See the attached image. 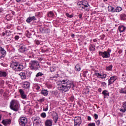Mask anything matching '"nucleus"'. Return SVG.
Here are the masks:
<instances>
[{
	"instance_id": "nucleus-57",
	"label": "nucleus",
	"mask_w": 126,
	"mask_h": 126,
	"mask_svg": "<svg viewBox=\"0 0 126 126\" xmlns=\"http://www.w3.org/2000/svg\"><path fill=\"white\" fill-rule=\"evenodd\" d=\"M2 58H4V56L1 55V56H0V59H1Z\"/></svg>"
},
{
	"instance_id": "nucleus-50",
	"label": "nucleus",
	"mask_w": 126,
	"mask_h": 126,
	"mask_svg": "<svg viewBox=\"0 0 126 126\" xmlns=\"http://www.w3.org/2000/svg\"><path fill=\"white\" fill-rule=\"evenodd\" d=\"M98 92H101V91H102V89L101 88H99L98 89Z\"/></svg>"
},
{
	"instance_id": "nucleus-62",
	"label": "nucleus",
	"mask_w": 126,
	"mask_h": 126,
	"mask_svg": "<svg viewBox=\"0 0 126 126\" xmlns=\"http://www.w3.org/2000/svg\"><path fill=\"white\" fill-rule=\"evenodd\" d=\"M1 65H3V63H0Z\"/></svg>"
},
{
	"instance_id": "nucleus-6",
	"label": "nucleus",
	"mask_w": 126,
	"mask_h": 126,
	"mask_svg": "<svg viewBox=\"0 0 126 126\" xmlns=\"http://www.w3.org/2000/svg\"><path fill=\"white\" fill-rule=\"evenodd\" d=\"M79 6H80V7H82V8H84L86 11H89V4H88V2L87 1L80 2L79 3Z\"/></svg>"
},
{
	"instance_id": "nucleus-63",
	"label": "nucleus",
	"mask_w": 126,
	"mask_h": 126,
	"mask_svg": "<svg viewBox=\"0 0 126 126\" xmlns=\"http://www.w3.org/2000/svg\"><path fill=\"white\" fill-rule=\"evenodd\" d=\"M108 0H103V1H107Z\"/></svg>"
},
{
	"instance_id": "nucleus-53",
	"label": "nucleus",
	"mask_w": 126,
	"mask_h": 126,
	"mask_svg": "<svg viewBox=\"0 0 126 126\" xmlns=\"http://www.w3.org/2000/svg\"><path fill=\"white\" fill-rule=\"evenodd\" d=\"M118 53H119V54H122V53H123V51H122V50H119V51H118Z\"/></svg>"
},
{
	"instance_id": "nucleus-48",
	"label": "nucleus",
	"mask_w": 126,
	"mask_h": 126,
	"mask_svg": "<svg viewBox=\"0 0 126 126\" xmlns=\"http://www.w3.org/2000/svg\"><path fill=\"white\" fill-rule=\"evenodd\" d=\"M79 18H80L81 19H82V14H79V15H78Z\"/></svg>"
},
{
	"instance_id": "nucleus-28",
	"label": "nucleus",
	"mask_w": 126,
	"mask_h": 126,
	"mask_svg": "<svg viewBox=\"0 0 126 126\" xmlns=\"http://www.w3.org/2000/svg\"><path fill=\"white\" fill-rule=\"evenodd\" d=\"M75 69L76 71H80L81 68L80 67V65L79 64H77L75 66Z\"/></svg>"
},
{
	"instance_id": "nucleus-26",
	"label": "nucleus",
	"mask_w": 126,
	"mask_h": 126,
	"mask_svg": "<svg viewBox=\"0 0 126 126\" xmlns=\"http://www.w3.org/2000/svg\"><path fill=\"white\" fill-rule=\"evenodd\" d=\"M89 50H90V51H92V52H94V51H95V45H94L93 44L90 45Z\"/></svg>"
},
{
	"instance_id": "nucleus-32",
	"label": "nucleus",
	"mask_w": 126,
	"mask_h": 126,
	"mask_svg": "<svg viewBox=\"0 0 126 126\" xmlns=\"http://www.w3.org/2000/svg\"><path fill=\"white\" fill-rule=\"evenodd\" d=\"M42 75H44V74L42 72H38L35 75L36 77H39V76H42Z\"/></svg>"
},
{
	"instance_id": "nucleus-31",
	"label": "nucleus",
	"mask_w": 126,
	"mask_h": 126,
	"mask_svg": "<svg viewBox=\"0 0 126 126\" xmlns=\"http://www.w3.org/2000/svg\"><path fill=\"white\" fill-rule=\"evenodd\" d=\"M125 88H121L120 89V93H121V94H125Z\"/></svg>"
},
{
	"instance_id": "nucleus-27",
	"label": "nucleus",
	"mask_w": 126,
	"mask_h": 126,
	"mask_svg": "<svg viewBox=\"0 0 126 126\" xmlns=\"http://www.w3.org/2000/svg\"><path fill=\"white\" fill-rule=\"evenodd\" d=\"M123 10V8L120 6H117L116 9H115V12H120Z\"/></svg>"
},
{
	"instance_id": "nucleus-9",
	"label": "nucleus",
	"mask_w": 126,
	"mask_h": 126,
	"mask_svg": "<svg viewBox=\"0 0 126 126\" xmlns=\"http://www.w3.org/2000/svg\"><path fill=\"white\" fill-rule=\"evenodd\" d=\"M94 75L97 77L98 78H101V79H104L107 77V75L106 74H101L98 72H95L94 73Z\"/></svg>"
},
{
	"instance_id": "nucleus-4",
	"label": "nucleus",
	"mask_w": 126,
	"mask_h": 126,
	"mask_svg": "<svg viewBox=\"0 0 126 126\" xmlns=\"http://www.w3.org/2000/svg\"><path fill=\"white\" fill-rule=\"evenodd\" d=\"M30 67L32 70H37L40 67L39 62L36 61H32L29 63Z\"/></svg>"
},
{
	"instance_id": "nucleus-39",
	"label": "nucleus",
	"mask_w": 126,
	"mask_h": 126,
	"mask_svg": "<svg viewBox=\"0 0 126 126\" xmlns=\"http://www.w3.org/2000/svg\"><path fill=\"white\" fill-rule=\"evenodd\" d=\"M17 2H25L26 0H16Z\"/></svg>"
},
{
	"instance_id": "nucleus-17",
	"label": "nucleus",
	"mask_w": 126,
	"mask_h": 126,
	"mask_svg": "<svg viewBox=\"0 0 126 126\" xmlns=\"http://www.w3.org/2000/svg\"><path fill=\"white\" fill-rule=\"evenodd\" d=\"M35 20H36V17L32 16V17H29V18H28L27 19L26 21L28 23H30L31 21H35Z\"/></svg>"
},
{
	"instance_id": "nucleus-24",
	"label": "nucleus",
	"mask_w": 126,
	"mask_h": 126,
	"mask_svg": "<svg viewBox=\"0 0 126 126\" xmlns=\"http://www.w3.org/2000/svg\"><path fill=\"white\" fill-rule=\"evenodd\" d=\"M0 53L3 56H5L6 55V51L2 47H0Z\"/></svg>"
},
{
	"instance_id": "nucleus-22",
	"label": "nucleus",
	"mask_w": 126,
	"mask_h": 126,
	"mask_svg": "<svg viewBox=\"0 0 126 126\" xmlns=\"http://www.w3.org/2000/svg\"><path fill=\"white\" fill-rule=\"evenodd\" d=\"M20 76H21V78L22 80H24L26 79V75H25V73L24 72H21L19 74Z\"/></svg>"
},
{
	"instance_id": "nucleus-33",
	"label": "nucleus",
	"mask_w": 126,
	"mask_h": 126,
	"mask_svg": "<svg viewBox=\"0 0 126 126\" xmlns=\"http://www.w3.org/2000/svg\"><path fill=\"white\" fill-rule=\"evenodd\" d=\"M66 15L67 17H69V18H72L73 17V14H69L68 13H66Z\"/></svg>"
},
{
	"instance_id": "nucleus-40",
	"label": "nucleus",
	"mask_w": 126,
	"mask_h": 126,
	"mask_svg": "<svg viewBox=\"0 0 126 126\" xmlns=\"http://www.w3.org/2000/svg\"><path fill=\"white\" fill-rule=\"evenodd\" d=\"M48 110H49V106L48 105L46 106L45 108H43V111H45V112H47Z\"/></svg>"
},
{
	"instance_id": "nucleus-55",
	"label": "nucleus",
	"mask_w": 126,
	"mask_h": 126,
	"mask_svg": "<svg viewBox=\"0 0 126 126\" xmlns=\"http://www.w3.org/2000/svg\"><path fill=\"white\" fill-rule=\"evenodd\" d=\"M75 35L74 34H71V37H72L73 38V37H74Z\"/></svg>"
},
{
	"instance_id": "nucleus-19",
	"label": "nucleus",
	"mask_w": 126,
	"mask_h": 126,
	"mask_svg": "<svg viewBox=\"0 0 126 126\" xmlns=\"http://www.w3.org/2000/svg\"><path fill=\"white\" fill-rule=\"evenodd\" d=\"M118 29L120 32L122 33L123 32H125V31L126 30V28L124 26H120L119 27Z\"/></svg>"
},
{
	"instance_id": "nucleus-64",
	"label": "nucleus",
	"mask_w": 126,
	"mask_h": 126,
	"mask_svg": "<svg viewBox=\"0 0 126 126\" xmlns=\"http://www.w3.org/2000/svg\"><path fill=\"white\" fill-rule=\"evenodd\" d=\"M125 76V75H124V74H123V75H122V76Z\"/></svg>"
},
{
	"instance_id": "nucleus-60",
	"label": "nucleus",
	"mask_w": 126,
	"mask_h": 126,
	"mask_svg": "<svg viewBox=\"0 0 126 126\" xmlns=\"http://www.w3.org/2000/svg\"><path fill=\"white\" fill-rule=\"evenodd\" d=\"M36 121H37V119H35L34 120V122H36Z\"/></svg>"
},
{
	"instance_id": "nucleus-44",
	"label": "nucleus",
	"mask_w": 126,
	"mask_h": 126,
	"mask_svg": "<svg viewBox=\"0 0 126 126\" xmlns=\"http://www.w3.org/2000/svg\"><path fill=\"white\" fill-rule=\"evenodd\" d=\"M89 126H95V124L94 123H90L88 124Z\"/></svg>"
},
{
	"instance_id": "nucleus-59",
	"label": "nucleus",
	"mask_w": 126,
	"mask_h": 126,
	"mask_svg": "<svg viewBox=\"0 0 126 126\" xmlns=\"http://www.w3.org/2000/svg\"><path fill=\"white\" fill-rule=\"evenodd\" d=\"M1 120V115H0V121Z\"/></svg>"
},
{
	"instance_id": "nucleus-56",
	"label": "nucleus",
	"mask_w": 126,
	"mask_h": 126,
	"mask_svg": "<svg viewBox=\"0 0 126 126\" xmlns=\"http://www.w3.org/2000/svg\"><path fill=\"white\" fill-rule=\"evenodd\" d=\"M2 36H4L5 35V33L2 32Z\"/></svg>"
},
{
	"instance_id": "nucleus-7",
	"label": "nucleus",
	"mask_w": 126,
	"mask_h": 126,
	"mask_svg": "<svg viewBox=\"0 0 126 126\" xmlns=\"http://www.w3.org/2000/svg\"><path fill=\"white\" fill-rule=\"evenodd\" d=\"M18 122L20 126H25L27 124V118L25 117H20Z\"/></svg>"
},
{
	"instance_id": "nucleus-18",
	"label": "nucleus",
	"mask_w": 126,
	"mask_h": 126,
	"mask_svg": "<svg viewBox=\"0 0 126 126\" xmlns=\"http://www.w3.org/2000/svg\"><path fill=\"white\" fill-rule=\"evenodd\" d=\"M7 76V72L0 71V77H6Z\"/></svg>"
},
{
	"instance_id": "nucleus-38",
	"label": "nucleus",
	"mask_w": 126,
	"mask_h": 126,
	"mask_svg": "<svg viewBox=\"0 0 126 126\" xmlns=\"http://www.w3.org/2000/svg\"><path fill=\"white\" fill-rule=\"evenodd\" d=\"M37 101L38 102H39V103H42V102H44L45 101V98H42L38 99Z\"/></svg>"
},
{
	"instance_id": "nucleus-35",
	"label": "nucleus",
	"mask_w": 126,
	"mask_h": 126,
	"mask_svg": "<svg viewBox=\"0 0 126 126\" xmlns=\"http://www.w3.org/2000/svg\"><path fill=\"white\" fill-rule=\"evenodd\" d=\"M120 17L122 20H125L126 17V14H122L120 15Z\"/></svg>"
},
{
	"instance_id": "nucleus-21",
	"label": "nucleus",
	"mask_w": 126,
	"mask_h": 126,
	"mask_svg": "<svg viewBox=\"0 0 126 126\" xmlns=\"http://www.w3.org/2000/svg\"><path fill=\"white\" fill-rule=\"evenodd\" d=\"M41 93L42 95H43V96H48V94H49V92L47 90H42L41 91Z\"/></svg>"
},
{
	"instance_id": "nucleus-43",
	"label": "nucleus",
	"mask_w": 126,
	"mask_h": 126,
	"mask_svg": "<svg viewBox=\"0 0 126 126\" xmlns=\"http://www.w3.org/2000/svg\"><path fill=\"white\" fill-rule=\"evenodd\" d=\"M70 100L72 102L74 100V96L73 95H71L70 97Z\"/></svg>"
},
{
	"instance_id": "nucleus-15",
	"label": "nucleus",
	"mask_w": 126,
	"mask_h": 126,
	"mask_svg": "<svg viewBox=\"0 0 126 126\" xmlns=\"http://www.w3.org/2000/svg\"><path fill=\"white\" fill-rule=\"evenodd\" d=\"M19 92H20V95H21L22 98H23V99H26V98H27V96L26 94H25V93L24 92V91L23 90L20 89Z\"/></svg>"
},
{
	"instance_id": "nucleus-11",
	"label": "nucleus",
	"mask_w": 126,
	"mask_h": 126,
	"mask_svg": "<svg viewBox=\"0 0 126 126\" xmlns=\"http://www.w3.org/2000/svg\"><path fill=\"white\" fill-rule=\"evenodd\" d=\"M27 51V48H26V46L24 45H21L20 46V48L19 49V51L20 53H24V52H26Z\"/></svg>"
},
{
	"instance_id": "nucleus-46",
	"label": "nucleus",
	"mask_w": 126,
	"mask_h": 126,
	"mask_svg": "<svg viewBox=\"0 0 126 126\" xmlns=\"http://www.w3.org/2000/svg\"><path fill=\"white\" fill-rule=\"evenodd\" d=\"M15 40H18L19 39V36L16 35L15 36Z\"/></svg>"
},
{
	"instance_id": "nucleus-42",
	"label": "nucleus",
	"mask_w": 126,
	"mask_h": 126,
	"mask_svg": "<svg viewBox=\"0 0 126 126\" xmlns=\"http://www.w3.org/2000/svg\"><path fill=\"white\" fill-rule=\"evenodd\" d=\"M94 116L95 120H97V119H98V115H97L96 114H94Z\"/></svg>"
},
{
	"instance_id": "nucleus-47",
	"label": "nucleus",
	"mask_w": 126,
	"mask_h": 126,
	"mask_svg": "<svg viewBox=\"0 0 126 126\" xmlns=\"http://www.w3.org/2000/svg\"><path fill=\"white\" fill-rule=\"evenodd\" d=\"M102 85H103V86H106V85H107V84L105 82H103L102 83Z\"/></svg>"
},
{
	"instance_id": "nucleus-14",
	"label": "nucleus",
	"mask_w": 126,
	"mask_h": 126,
	"mask_svg": "<svg viewBox=\"0 0 126 126\" xmlns=\"http://www.w3.org/2000/svg\"><path fill=\"white\" fill-rule=\"evenodd\" d=\"M45 126H53V120L52 119H48L45 122Z\"/></svg>"
},
{
	"instance_id": "nucleus-61",
	"label": "nucleus",
	"mask_w": 126,
	"mask_h": 126,
	"mask_svg": "<svg viewBox=\"0 0 126 126\" xmlns=\"http://www.w3.org/2000/svg\"><path fill=\"white\" fill-rule=\"evenodd\" d=\"M37 89H38V90L40 89V87H37Z\"/></svg>"
},
{
	"instance_id": "nucleus-8",
	"label": "nucleus",
	"mask_w": 126,
	"mask_h": 126,
	"mask_svg": "<svg viewBox=\"0 0 126 126\" xmlns=\"http://www.w3.org/2000/svg\"><path fill=\"white\" fill-rule=\"evenodd\" d=\"M81 123H82V121H81V117H76L75 118L74 123V126H80Z\"/></svg>"
},
{
	"instance_id": "nucleus-58",
	"label": "nucleus",
	"mask_w": 126,
	"mask_h": 126,
	"mask_svg": "<svg viewBox=\"0 0 126 126\" xmlns=\"http://www.w3.org/2000/svg\"><path fill=\"white\" fill-rule=\"evenodd\" d=\"M125 94H126V88H125Z\"/></svg>"
},
{
	"instance_id": "nucleus-34",
	"label": "nucleus",
	"mask_w": 126,
	"mask_h": 126,
	"mask_svg": "<svg viewBox=\"0 0 126 126\" xmlns=\"http://www.w3.org/2000/svg\"><path fill=\"white\" fill-rule=\"evenodd\" d=\"M50 71L51 72H54V71H56V67H50Z\"/></svg>"
},
{
	"instance_id": "nucleus-1",
	"label": "nucleus",
	"mask_w": 126,
	"mask_h": 126,
	"mask_svg": "<svg viewBox=\"0 0 126 126\" xmlns=\"http://www.w3.org/2000/svg\"><path fill=\"white\" fill-rule=\"evenodd\" d=\"M58 90L62 92L63 93L67 92L70 88L73 89L74 84L73 81L70 80L64 79L59 82V83L57 86Z\"/></svg>"
},
{
	"instance_id": "nucleus-30",
	"label": "nucleus",
	"mask_w": 126,
	"mask_h": 126,
	"mask_svg": "<svg viewBox=\"0 0 126 126\" xmlns=\"http://www.w3.org/2000/svg\"><path fill=\"white\" fill-rule=\"evenodd\" d=\"M49 17H54V13L52 11H50L47 14Z\"/></svg>"
},
{
	"instance_id": "nucleus-2",
	"label": "nucleus",
	"mask_w": 126,
	"mask_h": 126,
	"mask_svg": "<svg viewBox=\"0 0 126 126\" xmlns=\"http://www.w3.org/2000/svg\"><path fill=\"white\" fill-rule=\"evenodd\" d=\"M10 67L13 70H16L17 71H20L22 70L24 68L23 65L19 64L16 62H12L11 63Z\"/></svg>"
},
{
	"instance_id": "nucleus-12",
	"label": "nucleus",
	"mask_w": 126,
	"mask_h": 126,
	"mask_svg": "<svg viewBox=\"0 0 126 126\" xmlns=\"http://www.w3.org/2000/svg\"><path fill=\"white\" fill-rule=\"evenodd\" d=\"M22 87L25 89H29L30 88V83L29 82H24Z\"/></svg>"
},
{
	"instance_id": "nucleus-5",
	"label": "nucleus",
	"mask_w": 126,
	"mask_h": 126,
	"mask_svg": "<svg viewBox=\"0 0 126 126\" xmlns=\"http://www.w3.org/2000/svg\"><path fill=\"white\" fill-rule=\"evenodd\" d=\"M111 51L110 49H108L106 51H99V55L100 57H102L103 59H108L111 57L110 53H111Z\"/></svg>"
},
{
	"instance_id": "nucleus-36",
	"label": "nucleus",
	"mask_w": 126,
	"mask_h": 126,
	"mask_svg": "<svg viewBox=\"0 0 126 126\" xmlns=\"http://www.w3.org/2000/svg\"><path fill=\"white\" fill-rule=\"evenodd\" d=\"M58 77L57 76H53V77H51L50 78V80H55V81H56V80H57V78Z\"/></svg>"
},
{
	"instance_id": "nucleus-23",
	"label": "nucleus",
	"mask_w": 126,
	"mask_h": 126,
	"mask_svg": "<svg viewBox=\"0 0 126 126\" xmlns=\"http://www.w3.org/2000/svg\"><path fill=\"white\" fill-rule=\"evenodd\" d=\"M108 10L109 12L115 13V8L112 6H108Z\"/></svg>"
},
{
	"instance_id": "nucleus-3",
	"label": "nucleus",
	"mask_w": 126,
	"mask_h": 126,
	"mask_svg": "<svg viewBox=\"0 0 126 126\" xmlns=\"http://www.w3.org/2000/svg\"><path fill=\"white\" fill-rule=\"evenodd\" d=\"M10 108L11 110H12L15 112L19 111L20 106L19 105L18 101L16 100H12L10 103Z\"/></svg>"
},
{
	"instance_id": "nucleus-16",
	"label": "nucleus",
	"mask_w": 126,
	"mask_h": 126,
	"mask_svg": "<svg viewBox=\"0 0 126 126\" xmlns=\"http://www.w3.org/2000/svg\"><path fill=\"white\" fill-rule=\"evenodd\" d=\"M120 112L122 113H126V101L123 103V106L119 109Z\"/></svg>"
},
{
	"instance_id": "nucleus-45",
	"label": "nucleus",
	"mask_w": 126,
	"mask_h": 126,
	"mask_svg": "<svg viewBox=\"0 0 126 126\" xmlns=\"http://www.w3.org/2000/svg\"><path fill=\"white\" fill-rule=\"evenodd\" d=\"M96 124L97 126H99V125H100V121H99V120L96 121Z\"/></svg>"
},
{
	"instance_id": "nucleus-10",
	"label": "nucleus",
	"mask_w": 126,
	"mask_h": 126,
	"mask_svg": "<svg viewBox=\"0 0 126 126\" xmlns=\"http://www.w3.org/2000/svg\"><path fill=\"white\" fill-rule=\"evenodd\" d=\"M117 80V76H112L108 80V85H111V84H113Z\"/></svg>"
},
{
	"instance_id": "nucleus-54",
	"label": "nucleus",
	"mask_w": 126,
	"mask_h": 126,
	"mask_svg": "<svg viewBox=\"0 0 126 126\" xmlns=\"http://www.w3.org/2000/svg\"><path fill=\"white\" fill-rule=\"evenodd\" d=\"M93 41L94 42H97V39H94Z\"/></svg>"
},
{
	"instance_id": "nucleus-20",
	"label": "nucleus",
	"mask_w": 126,
	"mask_h": 126,
	"mask_svg": "<svg viewBox=\"0 0 126 126\" xmlns=\"http://www.w3.org/2000/svg\"><path fill=\"white\" fill-rule=\"evenodd\" d=\"M102 94L104 96V98H108V96H109L110 95V93L107 90L103 91L102 92Z\"/></svg>"
},
{
	"instance_id": "nucleus-49",
	"label": "nucleus",
	"mask_w": 126,
	"mask_h": 126,
	"mask_svg": "<svg viewBox=\"0 0 126 126\" xmlns=\"http://www.w3.org/2000/svg\"><path fill=\"white\" fill-rule=\"evenodd\" d=\"M88 121H91V117L90 116H88Z\"/></svg>"
},
{
	"instance_id": "nucleus-13",
	"label": "nucleus",
	"mask_w": 126,
	"mask_h": 126,
	"mask_svg": "<svg viewBox=\"0 0 126 126\" xmlns=\"http://www.w3.org/2000/svg\"><path fill=\"white\" fill-rule=\"evenodd\" d=\"M2 124H3L4 126H7L8 125H10L11 124V120L10 119L3 120L2 121Z\"/></svg>"
},
{
	"instance_id": "nucleus-52",
	"label": "nucleus",
	"mask_w": 126,
	"mask_h": 126,
	"mask_svg": "<svg viewBox=\"0 0 126 126\" xmlns=\"http://www.w3.org/2000/svg\"><path fill=\"white\" fill-rule=\"evenodd\" d=\"M2 11H3V10H2V8H0V12H2Z\"/></svg>"
},
{
	"instance_id": "nucleus-37",
	"label": "nucleus",
	"mask_w": 126,
	"mask_h": 126,
	"mask_svg": "<svg viewBox=\"0 0 126 126\" xmlns=\"http://www.w3.org/2000/svg\"><path fill=\"white\" fill-rule=\"evenodd\" d=\"M40 116L42 118H46V117L47 116L46 113H45V112L41 113Z\"/></svg>"
},
{
	"instance_id": "nucleus-25",
	"label": "nucleus",
	"mask_w": 126,
	"mask_h": 126,
	"mask_svg": "<svg viewBox=\"0 0 126 126\" xmlns=\"http://www.w3.org/2000/svg\"><path fill=\"white\" fill-rule=\"evenodd\" d=\"M59 116L58 115V114L56 113L55 116H53V121H54L55 124H57Z\"/></svg>"
},
{
	"instance_id": "nucleus-51",
	"label": "nucleus",
	"mask_w": 126,
	"mask_h": 126,
	"mask_svg": "<svg viewBox=\"0 0 126 126\" xmlns=\"http://www.w3.org/2000/svg\"><path fill=\"white\" fill-rule=\"evenodd\" d=\"M35 123L36 125H40V123L39 122V121H36Z\"/></svg>"
},
{
	"instance_id": "nucleus-41",
	"label": "nucleus",
	"mask_w": 126,
	"mask_h": 126,
	"mask_svg": "<svg viewBox=\"0 0 126 126\" xmlns=\"http://www.w3.org/2000/svg\"><path fill=\"white\" fill-rule=\"evenodd\" d=\"M34 42L36 45H40V41L39 40H35Z\"/></svg>"
},
{
	"instance_id": "nucleus-29",
	"label": "nucleus",
	"mask_w": 126,
	"mask_h": 126,
	"mask_svg": "<svg viewBox=\"0 0 126 126\" xmlns=\"http://www.w3.org/2000/svg\"><path fill=\"white\" fill-rule=\"evenodd\" d=\"M112 68H113V65H109V66H107L106 67V69L107 71L112 70Z\"/></svg>"
}]
</instances>
